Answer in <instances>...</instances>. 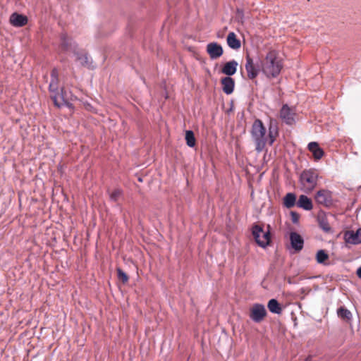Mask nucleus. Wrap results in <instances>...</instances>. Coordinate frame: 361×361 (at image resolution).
Returning <instances> with one entry per match:
<instances>
[{"label": "nucleus", "mask_w": 361, "mask_h": 361, "mask_svg": "<svg viewBox=\"0 0 361 361\" xmlns=\"http://www.w3.org/2000/svg\"><path fill=\"white\" fill-rule=\"evenodd\" d=\"M266 133L267 130L262 121L259 119H256L252 123L250 135L251 139L255 145V150L259 153L264 150L267 141L269 145H273L279 135L278 127L270 124L267 137Z\"/></svg>", "instance_id": "f257e3e1"}, {"label": "nucleus", "mask_w": 361, "mask_h": 361, "mask_svg": "<svg viewBox=\"0 0 361 361\" xmlns=\"http://www.w3.org/2000/svg\"><path fill=\"white\" fill-rule=\"evenodd\" d=\"M283 66L277 58L275 51H269L265 59L262 61V71L269 78H275L281 72Z\"/></svg>", "instance_id": "f03ea898"}, {"label": "nucleus", "mask_w": 361, "mask_h": 361, "mask_svg": "<svg viewBox=\"0 0 361 361\" xmlns=\"http://www.w3.org/2000/svg\"><path fill=\"white\" fill-rule=\"evenodd\" d=\"M318 177L319 173L316 169L304 170L300 176L301 190L306 193L312 192L317 186Z\"/></svg>", "instance_id": "7ed1b4c3"}, {"label": "nucleus", "mask_w": 361, "mask_h": 361, "mask_svg": "<svg viewBox=\"0 0 361 361\" xmlns=\"http://www.w3.org/2000/svg\"><path fill=\"white\" fill-rule=\"evenodd\" d=\"M50 97L55 106L60 107L63 103L68 102V97L63 89L59 90V80H51L49 86Z\"/></svg>", "instance_id": "20e7f679"}, {"label": "nucleus", "mask_w": 361, "mask_h": 361, "mask_svg": "<svg viewBox=\"0 0 361 361\" xmlns=\"http://www.w3.org/2000/svg\"><path fill=\"white\" fill-rule=\"evenodd\" d=\"M252 233L256 243L260 247H265L270 243L271 237L269 230L264 231L261 226L255 225L252 227Z\"/></svg>", "instance_id": "39448f33"}, {"label": "nucleus", "mask_w": 361, "mask_h": 361, "mask_svg": "<svg viewBox=\"0 0 361 361\" xmlns=\"http://www.w3.org/2000/svg\"><path fill=\"white\" fill-rule=\"evenodd\" d=\"M296 112L294 108L283 104L279 111V118L286 124L292 126L295 123Z\"/></svg>", "instance_id": "423d86ee"}, {"label": "nucleus", "mask_w": 361, "mask_h": 361, "mask_svg": "<svg viewBox=\"0 0 361 361\" xmlns=\"http://www.w3.org/2000/svg\"><path fill=\"white\" fill-rule=\"evenodd\" d=\"M249 316L256 323L262 322L267 316L265 307L262 304H254L250 309Z\"/></svg>", "instance_id": "0eeeda50"}, {"label": "nucleus", "mask_w": 361, "mask_h": 361, "mask_svg": "<svg viewBox=\"0 0 361 361\" xmlns=\"http://www.w3.org/2000/svg\"><path fill=\"white\" fill-rule=\"evenodd\" d=\"M245 59V68L247 73V78L253 80L257 78L260 71H262V66H259L258 63H255L249 54L246 55Z\"/></svg>", "instance_id": "6e6552de"}, {"label": "nucleus", "mask_w": 361, "mask_h": 361, "mask_svg": "<svg viewBox=\"0 0 361 361\" xmlns=\"http://www.w3.org/2000/svg\"><path fill=\"white\" fill-rule=\"evenodd\" d=\"M314 199L317 204L329 207L332 204V192L329 190H319L315 194Z\"/></svg>", "instance_id": "1a4fd4ad"}, {"label": "nucleus", "mask_w": 361, "mask_h": 361, "mask_svg": "<svg viewBox=\"0 0 361 361\" xmlns=\"http://www.w3.org/2000/svg\"><path fill=\"white\" fill-rule=\"evenodd\" d=\"M207 52L212 59H216L223 55L224 50L217 42H211L207 45Z\"/></svg>", "instance_id": "9d476101"}, {"label": "nucleus", "mask_w": 361, "mask_h": 361, "mask_svg": "<svg viewBox=\"0 0 361 361\" xmlns=\"http://www.w3.org/2000/svg\"><path fill=\"white\" fill-rule=\"evenodd\" d=\"M290 241L292 248L296 252L301 251L304 246V240L302 237L296 232L290 233Z\"/></svg>", "instance_id": "9b49d317"}, {"label": "nucleus", "mask_w": 361, "mask_h": 361, "mask_svg": "<svg viewBox=\"0 0 361 361\" xmlns=\"http://www.w3.org/2000/svg\"><path fill=\"white\" fill-rule=\"evenodd\" d=\"M59 51L61 52H67L71 51L74 54L76 51V46L72 43L71 39L66 34L61 35Z\"/></svg>", "instance_id": "f8f14e48"}, {"label": "nucleus", "mask_w": 361, "mask_h": 361, "mask_svg": "<svg viewBox=\"0 0 361 361\" xmlns=\"http://www.w3.org/2000/svg\"><path fill=\"white\" fill-rule=\"evenodd\" d=\"M345 240L348 243L355 245L361 243V228H359L356 232H346L345 234Z\"/></svg>", "instance_id": "ddd939ff"}, {"label": "nucleus", "mask_w": 361, "mask_h": 361, "mask_svg": "<svg viewBox=\"0 0 361 361\" xmlns=\"http://www.w3.org/2000/svg\"><path fill=\"white\" fill-rule=\"evenodd\" d=\"M222 90L226 94H231L234 90L235 81L231 77H225L221 79Z\"/></svg>", "instance_id": "4468645a"}, {"label": "nucleus", "mask_w": 361, "mask_h": 361, "mask_svg": "<svg viewBox=\"0 0 361 361\" xmlns=\"http://www.w3.org/2000/svg\"><path fill=\"white\" fill-rule=\"evenodd\" d=\"M317 221L319 224V226L326 233H329L331 231V227L329 225V223L327 219L326 214L325 212H319L317 216Z\"/></svg>", "instance_id": "2eb2a0df"}, {"label": "nucleus", "mask_w": 361, "mask_h": 361, "mask_svg": "<svg viewBox=\"0 0 361 361\" xmlns=\"http://www.w3.org/2000/svg\"><path fill=\"white\" fill-rule=\"evenodd\" d=\"M296 204L298 207L302 208L307 211H310L313 208L312 200L305 195H301L299 196Z\"/></svg>", "instance_id": "dca6fc26"}, {"label": "nucleus", "mask_w": 361, "mask_h": 361, "mask_svg": "<svg viewBox=\"0 0 361 361\" xmlns=\"http://www.w3.org/2000/svg\"><path fill=\"white\" fill-rule=\"evenodd\" d=\"M238 62L235 60L226 62L222 68V73L227 75H233L236 73Z\"/></svg>", "instance_id": "f3484780"}, {"label": "nucleus", "mask_w": 361, "mask_h": 361, "mask_svg": "<svg viewBox=\"0 0 361 361\" xmlns=\"http://www.w3.org/2000/svg\"><path fill=\"white\" fill-rule=\"evenodd\" d=\"M308 149L312 153L314 158L317 160L320 159L324 156V151L319 147V145L315 142H312L308 144Z\"/></svg>", "instance_id": "a211bd4d"}, {"label": "nucleus", "mask_w": 361, "mask_h": 361, "mask_svg": "<svg viewBox=\"0 0 361 361\" xmlns=\"http://www.w3.org/2000/svg\"><path fill=\"white\" fill-rule=\"evenodd\" d=\"M227 44L233 49H238L240 47V42L236 38V36L233 32H230L228 35Z\"/></svg>", "instance_id": "6ab92c4d"}, {"label": "nucleus", "mask_w": 361, "mask_h": 361, "mask_svg": "<svg viewBox=\"0 0 361 361\" xmlns=\"http://www.w3.org/2000/svg\"><path fill=\"white\" fill-rule=\"evenodd\" d=\"M269 310L274 314H281L282 307L276 299H271L267 304Z\"/></svg>", "instance_id": "aec40b11"}, {"label": "nucleus", "mask_w": 361, "mask_h": 361, "mask_svg": "<svg viewBox=\"0 0 361 361\" xmlns=\"http://www.w3.org/2000/svg\"><path fill=\"white\" fill-rule=\"evenodd\" d=\"M296 203V196L293 193L289 192L283 198V204L288 209L294 207Z\"/></svg>", "instance_id": "412c9836"}, {"label": "nucleus", "mask_w": 361, "mask_h": 361, "mask_svg": "<svg viewBox=\"0 0 361 361\" xmlns=\"http://www.w3.org/2000/svg\"><path fill=\"white\" fill-rule=\"evenodd\" d=\"M76 56V60L79 61L80 65L83 66L90 67V61L89 60V58L87 57V54L85 53H79L77 51L74 54Z\"/></svg>", "instance_id": "4be33fe9"}, {"label": "nucleus", "mask_w": 361, "mask_h": 361, "mask_svg": "<svg viewBox=\"0 0 361 361\" xmlns=\"http://www.w3.org/2000/svg\"><path fill=\"white\" fill-rule=\"evenodd\" d=\"M329 258V255L324 250H318L316 254V260L318 264H327L326 261Z\"/></svg>", "instance_id": "5701e85b"}, {"label": "nucleus", "mask_w": 361, "mask_h": 361, "mask_svg": "<svg viewBox=\"0 0 361 361\" xmlns=\"http://www.w3.org/2000/svg\"><path fill=\"white\" fill-rule=\"evenodd\" d=\"M27 18L26 16L13 13L9 20V23H27Z\"/></svg>", "instance_id": "b1692460"}, {"label": "nucleus", "mask_w": 361, "mask_h": 361, "mask_svg": "<svg viewBox=\"0 0 361 361\" xmlns=\"http://www.w3.org/2000/svg\"><path fill=\"white\" fill-rule=\"evenodd\" d=\"M111 201L117 202L123 195V192L121 188H116L112 191H108Z\"/></svg>", "instance_id": "393cba45"}, {"label": "nucleus", "mask_w": 361, "mask_h": 361, "mask_svg": "<svg viewBox=\"0 0 361 361\" xmlns=\"http://www.w3.org/2000/svg\"><path fill=\"white\" fill-rule=\"evenodd\" d=\"M185 140L188 146L190 147H195L196 140L194 135V133L192 130H187L185 132Z\"/></svg>", "instance_id": "a878e982"}, {"label": "nucleus", "mask_w": 361, "mask_h": 361, "mask_svg": "<svg viewBox=\"0 0 361 361\" xmlns=\"http://www.w3.org/2000/svg\"><path fill=\"white\" fill-rule=\"evenodd\" d=\"M338 317L343 319H350L351 318V312L343 307H341L337 311Z\"/></svg>", "instance_id": "bb28decb"}, {"label": "nucleus", "mask_w": 361, "mask_h": 361, "mask_svg": "<svg viewBox=\"0 0 361 361\" xmlns=\"http://www.w3.org/2000/svg\"><path fill=\"white\" fill-rule=\"evenodd\" d=\"M116 271H117L118 279L121 281H122L123 283H126L128 281L129 278H128V275L121 268H117Z\"/></svg>", "instance_id": "cd10ccee"}, {"label": "nucleus", "mask_w": 361, "mask_h": 361, "mask_svg": "<svg viewBox=\"0 0 361 361\" xmlns=\"http://www.w3.org/2000/svg\"><path fill=\"white\" fill-rule=\"evenodd\" d=\"M51 80H59V71L56 68H53L51 72Z\"/></svg>", "instance_id": "c85d7f7f"}, {"label": "nucleus", "mask_w": 361, "mask_h": 361, "mask_svg": "<svg viewBox=\"0 0 361 361\" xmlns=\"http://www.w3.org/2000/svg\"><path fill=\"white\" fill-rule=\"evenodd\" d=\"M291 214H292V216H293V222H297L298 219V216L296 213L295 212H291Z\"/></svg>", "instance_id": "c756f323"}, {"label": "nucleus", "mask_w": 361, "mask_h": 361, "mask_svg": "<svg viewBox=\"0 0 361 361\" xmlns=\"http://www.w3.org/2000/svg\"><path fill=\"white\" fill-rule=\"evenodd\" d=\"M357 275L361 279V267L357 270Z\"/></svg>", "instance_id": "7c9ffc66"}, {"label": "nucleus", "mask_w": 361, "mask_h": 361, "mask_svg": "<svg viewBox=\"0 0 361 361\" xmlns=\"http://www.w3.org/2000/svg\"><path fill=\"white\" fill-rule=\"evenodd\" d=\"M311 360H312V357L308 356L304 361H311Z\"/></svg>", "instance_id": "2f4dec72"}, {"label": "nucleus", "mask_w": 361, "mask_h": 361, "mask_svg": "<svg viewBox=\"0 0 361 361\" xmlns=\"http://www.w3.org/2000/svg\"><path fill=\"white\" fill-rule=\"evenodd\" d=\"M25 24H21V23H19V24H13V25L15 26H17V27H21L23 25H24Z\"/></svg>", "instance_id": "473e14b6"}]
</instances>
